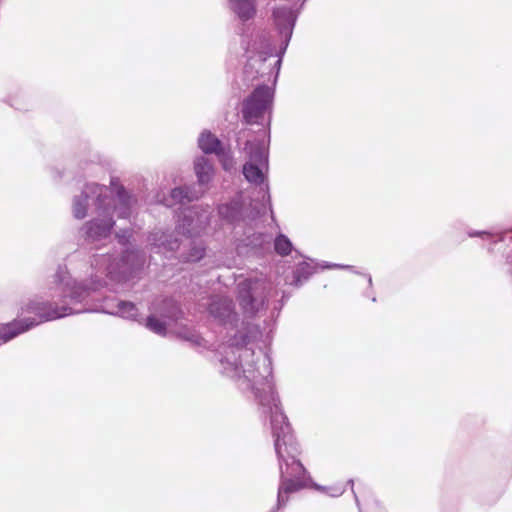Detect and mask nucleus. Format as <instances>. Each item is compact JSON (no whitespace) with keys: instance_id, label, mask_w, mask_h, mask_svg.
Returning a JSON list of instances; mask_svg holds the SVG:
<instances>
[{"instance_id":"nucleus-6","label":"nucleus","mask_w":512,"mask_h":512,"mask_svg":"<svg viewBox=\"0 0 512 512\" xmlns=\"http://www.w3.org/2000/svg\"><path fill=\"white\" fill-rule=\"evenodd\" d=\"M30 310L36 314L38 319L24 320L11 325L6 326L0 334V338L7 342L18 334L27 331L31 327L44 322L54 320L69 314L74 313L71 308L62 307L61 309H53L46 311V308L40 304H33Z\"/></svg>"},{"instance_id":"nucleus-8","label":"nucleus","mask_w":512,"mask_h":512,"mask_svg":"<svg viewBox=\"0 0 512 512\" xmlns=\"http://www.w3.org/2000/svg\"><path fill=\"white\" fill-rule=\"evenodd\" d=\"M99 216L102 219L96 218L85 224L83 230L85 232L86 240L89 242H96L105 239L110 235L113 227V220L110 217V209L106 206L100 212Z\"/></svg>"},{"instance_id":"nucleus-4","label":"nucleus","mask_w":512,"mask_h":512,"mask_svg":"<svg viewBox=\"0 0 512 512\" xmlns=\"http://www.w3.org/2000/svg\"><path fill=\"white\" fill-rule=\"evenodd\" d=\"M268 295L264 279H245L238 284V300L243 311L253 315L263 308Z\"/></svg>"},{"instance_id":"nucleus-21","label":"nucleus","mask_w":512,"mask_h":512,"mask_svg":"<svg viewBox=\"0 0 512 512\" xmlns=\"http://www.w3.org/2000/svg\"><path fill=\"white\" fill-rule=\"evenodd\" d=\"M110 313L119 315L123 318L132 319L137 315V308L131 302L120 301L117 305V310L111 311Z\"/></svg>"},{"instance_id":"nucleus-14","label":"nucleus","mask_w":512,"mask_h":512,"mask_svg":"<svg viewBox=\"0 0 512 512\" xmlns=\"http://www.w3.org/2000/svg\"><path fill=\"white\" fill-rule=\"evenodd\" d=\"M230 7L241 20H248L256 13L254 0H229Z\"/></svg>"},{"instance_id":"nucleus-20","label":"nucleus","mask_w":512,"mask_h":512,"mask_svg":"<svg viewBox=\"0 0 512 512\" xmlns=\"http://www.w3.org/2000/svg\"><path fill=\"white\" fill-rule=\"evenodd\" d=\"M240 214V206L238 202H231L219 207V215L229 222H234L238 219Z\"/></svg>"},{"instance_id":"nucleus-1","label":"nucleus","mask_w":512,"mask_h":512,"mask_svg":"<svg viewBox=\"0 0 512 512\" xmlns=\"http://www.w3.org/2000/svg\"><path fill=\"white\" fill-rule=\"evenodd\" d=\"M222 363L225 373L236 378L246 389L252 390L263 407V413L270 414L281 478L277 505L282 507L286 504L290 493L297 492L305 486L306 470L297 459L299 453L297 443L273 390L271 361L262 352L255 357L254 350L237 344L226 354Z\"/></svg>"},{"instance_id":"nucleus-29","label":"nucleus","mask_w":512,"mask_h":512,"mask_svg":"<svg viewBox=\"0 0 512 512\" xmlns=\"http://www.w3.org/2000/svg\"><path fill=\"white\" fill-rule=\"evenodd\" d=\"M118 239H119V241H120L121 243H124V241H123V240H124V236H120V235H118Z\"/></svg>"},{"instance_id":"nucleus-25","label":"nucleus","mask_w":512,"mask_h":512,"mask_svg":"<svg viewBox=\"0 0 512 512\" xmlns=\"http://www.w3.org/2000/svg\"><path fill=\"white\" fill-rule=\"evenodd\" d=\"M178 335H179V337H181L187 341H190L192 343H195V344L200 343L199 336L189 329H184L183 331H180L178 333Z\"/></svg>"},{"instance_id":"nucleus-12","label":"nucleus","mask_w":512,"mask_h":512,"mask_svg":"<svg viewBox=\"0 0 512 512\" xmlns=\"http://www.w3.org/2000/svg\"><path fill=\"white\" fill-rule=\"evenodd\" d=\"M273 17L275 24L280 29L281 33H284L286 36L290 37L295 22V16L293 15V12L289 8L280 7L274 9Z\"/></svg>"},{"instance_id":"nucleus-11","label":"nucleus","mask_w":512,"mask_h":512,"mask_svg":"<svg viewBox=\"0 0 512 512\" xmlns=\"http://www.w3.org/2000/svg\"><path fill=\"white\" fill-rule=\"evenodd\" d=\"M204 192L205 190L193 191L189 187H179L171 191L169 199L164 198L161 202L166 206H172L176 203L191 202L198 199Z\"/></svg>"},{"instance_id":"nucleus-24","label":"nucleus","mask_w":512,"mask_h":512,"mask_svg":"<svg viewBox=\"0 0 512 512\" xmlns=\"http://www.w3.org/2000/svg\"><path fill=\"white\" fill-rule=\"evenodd\" d=\"M168 323L162 322L155 317L151 316L147 319L146 327L158 335L164 336L166 334Z\"/></svg>"},{"instance_id":"nucleus-16","label":"nucleus","mask_w":512,"mask_h":512,"mask_svg":"<svg viewBox=\"0 0 512 512\" xmlns=\"http://www.w3.org/2000/svg\"><path fill=\"white\" fill-rule=\"evenodd\" d=\"M194 169L200 185L207 184L212 179L213 167L205 157L195 160Z\"/></svg>"},{"instance_id":"nucleus-17","label":"nucleus","mask_w":512,"mask_h":512,"mask_svg":"<svg viewBox=\"0 0 512 512\" xmlns=\"http://www.w3.org/2000/svg\"><path fill=\"white\" fill-rule=\"evenodd\" d=\"M209 223V216L204 215L201 218H199L194 225V220L191 216H185L183 219V223L179 225V229H182L183 231L186 230V232L189 234V236L192 235H198L200 231L206 227V225Z\"/></svg>"},{"instance_id":"nucleus-10","label":"nucleus","mask_w":512,"mask_h":512,"mask_svg":"<svg viewBox=\"0 0 512 512\" xmlns=\"http://www.w3.org/2000/svg\"><path fill=\"white\" fill-rule=\"evenodd\" d=\"M60 277L61 283L64 284V293L65 296H69L72 300H75L77 302L83 300L87 295L89 290H97L100 286H102L101 283L93 284L91 287H87L84 285H76L75 283L71 285L69 281H65L66 276L63 272H59L58 275Z\"/></svg>"},{"instance_id":"nucleus-15","label":"nucleus","mask_w":512,"mask_h":512,"mask_svg":"<svg viewBox=\"0 0 512 512\" xmlns=\"http://www.w3.org/2000/svg\"><path fill=\"white\" fill-rule=\"evenodd\" d=\"M200 149L206 153H215L221 155L222 147L221 142L210 132H203L198 140Z\"/></svg>"},{"instance_id":"nucleus-9","label":"nucleus","mask_w":512,"mask_h":512,"mask_svg":"<svg viewBox=\"0 0 512 512\" xmlns=\"http://www.w3.org/2000/svg\"><path fill=\"white\" fill-rule=\"evenodd\" d=\"M130 257H134L133 252L128 253L126 256H123L119 262H116L115 259L112 261L109 255H99L94 258L93 265L96 269V273L105 274L112 279H116V274L120 269V262L123 266L129 264Z\"/></svg>"},{"instance_id":"nucleus-27","label":"nucleus","mask_w":512,"mask_h":512,"mask_svg":"<svg viewBox=\"0 0 512 512\" xmlns=\"http://www.w3.org/2000/svg\"><path fill=\"white\" fill-rule=\"evenodd\" d=\"M222 163H223V168L225 170H229L233 166L232 159H230L228 156H226L224 154H223Z\"/></svg>"},{"instance_id":"nucleus-23","label":"nucleus","mask_w":512,"mask_h":512,"mask_svg":"<svg viewBox=\"0 0 512 512\" xmlns=\"http://www.w3.org/2000/svg\"><path fill=\"white\" fill-rule=\"evenodd\" d=\"M274 247L276 252L282 256L288 255L292 250L290 240L282 234L275 239Z\"/></svg>"},{"instance_id":"nucleus-19","label":"nucleus","mask_w":512,"mask_h":512,"mask_svg":"<svg viewBox=\"0 0 512 512\" xmlns=\"http://www.w3.org/2000/svg\"><path fill=\"white\" fill-rule=\"evenodd\" d=\"M151 244L158 248H165L168 250H175L179 247L178 240H168V236L164 232H155L150 237Z\"/></svg>"},{"instance_id":"nucleus-3","label":"nucleus","mask_w":512,"mask_h":512,"mask_svg":"<svg viewBox=\"0 0 512 512\" xmlns=\"http://www.w3.org/2000/svg\"><path fill=\"white\" fill-rule=\"evenodd\" d=\"M281 64V58L273 55L270 44H266L262 51L251 55L245 65L244 73L248 79H255L258 76L270 80H276Z\"/></svg>"},{"instance_id":"nucleus-7","label":"nucleus","mask_w":512,"mask_h":512,"mask_svg":"<svg viewBox=\"0 0 512 512\" xmlns=\"http://www.w3.org/2000/svg\"><path fill=\"white\" fill-rule=\"evenodd\" d=\"M108 188L98 184H88L80 196L74 198L73 215L77 219H83L86 216L88 200L95 199L99 212L107 206Z\"/></svg>"},{"instance_id":"nucleus-2","label":"nucleus","mask_w":512,"mask_h":512,"mask_svg":"<svg viewBox=\"0 0 512 512\" xmlns=\"http://www.w3.org/2000/svg\"><path fill=\"white\" fill-rule=\"evenodd\" d=\"M274 98L273 88L267 85H259L243 101L242 115L246 123H259L265 116L270 114Z\"/></svg>"},{"instance_id":"nucleus-5","label":"nucleus","mask_w":512,"mask_h":512,"mask_svg":"<svg viewBox=\"0 0 512 512\" xmlns=\"http://www.w3.org/2000/svg\"><path fill=\"white\" fill-rule=\"evenodd\" d=\"M245 150L249 154V160L243 167L245 178L255 184H262L265 173L268 170V153L263 141H248Z\"/></svg>"},{"instance_id":"nucleus-18","label":"nucleus","mask_w":512,"mask_h":512,"mask_svg":"<svg viewBox=\"0 0 512 512\" xmlns=\"http://www.w3.org/2000/svg\"><path fill=\"white\" fill-rule=\"evenodd\" d=\"M115 202V210L118 216L123 218L128 217L130 215L133 199L122 189L118 191Z\"/></svg>"},{"instance_id":"nucleus-13","label":"nucleus","mask_w":512,"mask_h":512,"mask_svg":"<svg viewBox=\"0 0 512 512\" xmlns=\"http://www.w3.org/2000/svg\"><path fill=\"white\" fill-rule=\"evenodd\" d=\"M209 312L214 318L220 321L225 322L230 320L233 316L232 301L228 298L213 299L209 306Z\"/></svg>"},{"instance_id":"nucleus-22","label":"nucleus","mask_w":512,"mask_h":512,"mask_svg":"<svg viewBox=\"0 0 512 512\" xmlns=\"http://www.w3.org/2000/svg\"><path fill=\"white\" fill-rule=\"evenodd\" d=\"M186 241L188 246H192L191 251L183 255L184 260L186 261H198L200 260L204 255V248L200 244H196L194 241L190 240L189 237H186Z\"/></svg>"},{"instance_id":"nucleus-26","label":"nucleus","mask_w":512,"mask_h":512,"mask_svg":"<svg viewBox=\"0 0 512 512\" xmlns=\"http://www.w3.org/2000/svg\"><path fill=\"white\" fill-rule=\"evenodd\" d=\"M302 273H305V278H307L308 275L311 273L310 267L307 264L302 265L296 270V277L298 281L300 280V276L302 275Z\"/></svg>"},{"instance_id":"nucleus-28","label":"nucleus","mask_w":512,"mask_h":512,"mask_svg":"<svg viewBox=\"0 0 512 512\" xmlns=\"http://www.w3.org/2000/svg\"><path fill=\"white\" fill-rule=\"evenodd\" d=\"M343 492H344V489L339 488V489H337V491H336V493L334 495L335 496L341 495Z\"/></svg>"}]
</instances>
